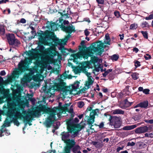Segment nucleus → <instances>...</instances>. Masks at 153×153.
Returning a JSON list of instances; mask_svg holds the SVG:
<instances>
[{
    "label": "nucleus",
    "instance_id": "obj_18",
    "mask_svg": "<svg viewBox=\"0 0 153 153\" xmlns=\"http://www.w3.org/2000/svg\"><path fill=\"white\" fill-rule=\"evenodd\" d=\"M149 129V128L146 126L140 127L136 129L135 132L136 134H141L147 132Z\"/></svg>",
    "mask_w": 153,
    "mask_h": 153
},
{
    "label": "nucleus",
    "instance_id": "obj_62",
    "mask_svg": "<svg viewBox=\"0 0 153 153\" xmlns=\"http://www.w3.org/2000/svg\"><path fill=\"white\" fill-rule=\"evenodd\" d=\"M20 22L22 23H25L26 22V21L24 19L22 18L21 19Z\"/></svg>",
    "mask_w": 153,
    "mask_h": 153
},
{
    "label": "nucleus",
    "instance_id": "obj_37",
    "mask_svg": "<svg viewBox=\"0 0 153 153\" xmlns=\"http://www.w3.org/2000/svg\"><path fill=\"white\" fill-rule=\"evenodd\" d=\"M112 71V69H110L108 70L107 71H105L104 73L102 74L103 76L104 77H105L108 74V73Z\"/></svg>",
    "mask_w": 153,
    "mask_h": 153
},
{
    "label": "nucleus",
    "instance_id": "obj_9",
    "mask_svg": "<svg viewBox=\"0 0 153 153\" xmlns=\"http://www.w3.org/2000/svg\"><path fill=\"white\" fill-rule=\"evenodd\" d=\"M7 80L4 81L2 84V88H0V91L1 92V95L2 96L0 97V104L4 102V99L6 98L7 100V103L8 102L10 103V89H5L4 86L10 83V74H8L7 75Z\"/></svg>",
    "mask_w": 153,
    "mask_h": 153
},
{
    "label": "nucleus",
    "instance_id": "obj_24",
    "mask_svg": "<svg viewBox=\"0 0 153 153\" xmlns=\"http://www.w3.org/2000/svg\"><path fill=\"white\" fill-rule=\"evenodd\" d=\"M19 73L20 71H14L12 74V75H10V82H12L13 79H15L16 78H18Z\"/></svg>",
    "mask_w": 153,
    "mask_h": 153
},
{
    "label": "nucleus",
    "instance_id": "obj_16",
    "mask_svg": "<svg viewBox=\"0 0 153 153\" xmlns=\"http://www.w3.org/2000/svg\"><path fill=\"white\" fill-rule=\"evenodd\" d=\"M59 20L57 21L56 23L48 22L47 23V27L51 29V31L56 30L59 27L61 28L60 26H59Z\"/></svg>",
    "mask_w": 153,
    "mask_h": 153
},
{
    "label": "nucleus",
    "instance_id": "obj_53",
    "mask_svg": "<svg viewBox=\"0 0 153 153\" xmlns=\"http://www.w3.org/2000/svg\"><path fill=\"white\" fill-rule=\"evenodd\" d=\"M123 148H124V147L123 146H122L121 147H118L117 148V149H116L117 152H119L120 150L123 149Z\"/></svg>",
    "mask_w": 153,
    "mask_h": 153
},
{
    "label": "nucleus",
    "instance_id": "obj_58",
    "mask_svg": "<svg viewBox=\"0 0 153 153\" xmlns=\"http://www.w3.org/2000/svg\"><path fill=\"white\" fill-rule=\"evenodd\" d=\"M104 126V122H102L99 125H98V126H99V127L100 128H102Z\"/></svg>",
    "mask_w": 153,
    "mask_h": 153
},
{
    "label": "nucleus",
    "instance_id": "obj_42",
    "mask_svg": "<svg viewBox=\"0 0 153 153\" xmlns=\"http://www.w3.org/2000/svg\"><path fill=\"white\" fill-rule=\"evenodd\" d=\"M148 26V23L146 22H143L141 25V26L143 28L147 27Z\"/></svg>",
    "mask_w": 153,
    "mask_h": 153
},
{
    "label": "nucleus",
    "instance_id": "obj_43",
    "mask_svg": "<svg viewBox=\"0 0 153 153\" xmlns=\"http://www.w3.org/2000/svg\"><path fill=\"white\" fill-rule=\"evenodd\" d=\"M114 14L117 18H119L120 16V13L118 11H115L114 12Z\"/></svg>",
    "mask_w": 153,
    "mask_h": 153
},
{
    "label": "nucleus",
    "instance_id": "obj_60",
    "mask_svg": "<svg viewBox=\"0 0 153 153\" xmlns=\"http://www.w3.org/2000/svg\"><path fill=\"white\" fill-rule=\"evenodd\" d=\"M84 33L85 35L87 36L89 34L90 32L87 30H86L84 31Z\"/></svg>",
    "mask_w": 153,
    "mask_h": 153
},
{
    "label": "nucleus",
    "instance_id": "obj_21",
    "mask_svg": "<svg viewBox=\"0 0 153 153\" xmlns=\"http://www.w3.org/2000/svg\"><path fill=\"white\" fill-rule=\"evenodd\" d=\"M32 79L36 82L41 81L44 79L43 76L39 73H38L36 75L33 76Z\"/></svg>",
    "mask_w": 153,
    "mask_h": 153
},
{
    "label": "nucleus",
    "instance_id": "obj_15",
    "mask_svg": "<svg viewBox=\"0 0 153 153\" xmlns=\"http://www.w3.org/2000/svg\"><path fill=\"white\" fill-rule=\"evenodd\" d=\"M58 78L57 79H56V80L55 81V80H54V83H53V85H52V83H51V82H50V85H49V88L48 89H47V84H46V86H44L41 89V91L42 92H44L45 93V97H51L52 96H53V95L54 94V93L53 94H52L51 95V96H50L49 95H48V92H51V91H50V90H51V88L52 87H53L55 85V84L56 83V82L57 80L58 79ZM51 92H50L51 93Z\"/></svg>",
    "mask_w": 153,
    "mask_h": 153
},
{
    "label": "nucleus",
    "instance_id": "obj_13",
    "mask_svg": "<svg viewBox=\"0 0 153 153\" xmlns=\"http://www.w3.org/2000/svg\"><path fill=\"white\" fill-rule=\"evenodd\" d=\"M70 104H66L64 106V107H62V109L60 110L58 109L57 108H55L56 110L57 111V116L59 117L61 116L62 114H65V113L66 111L68 112L71 114V116L72 117H74L73 114V107L71 106L69 109L68 108V106H69Z\"/></svg>",
    "mask_w": 153,
    "mask_h": 153
},
{
    "label": "nucleus",
    "instance_id": "obj_38",
    "mask_svg": "<svg viewBox=\"0 0 153 153\" xmlns=\"http://www.w3.org/2000/svg\"><path fill=\"white\" fill-rule=\"evenodd\" d=\"M137 27V24H131L130 27V29L131 30L136 29Z\"/></svg>",
    "mask_w": 153,
    "mask_h": 153
},
{
    "label": "nucleus",
    "instance_id": "obj_35",
    "mask_svg": "<svg viewBox=\"0 0 153 153\" xmlns=\"http://www.w3.org/2000/svg\"><path fill=\"white\" fill-rule=\"evenodd\" d=\"M119 57V56L118 55L114 54L111 56V59L113 61H116L117 60Z\"/></svg>",
    "mask_w": 153,
    "mask_h": 153
},
{
    "label": "nucleus",
    "instance_id": "obj_55",
    "mask_svg": "<svg viewBox=\"0 0 153 153\" xmlns=\"http://www.w3.org/2000/svg\"><path fill=\"white\" fill-rule=\"evenodd\" d=\"M146 55L147 56H145V58L146 60H148L149 59H150L151 58V57L150 55H149L148 54H146Z\"/></svg>",
    "mask_w": 153,
    "mask_h": 153
},
{
    "label": "nucleus",
    "instance_id": "obj_48",
    "mask_svg": "<svg viewBox=\"0 0 153 153\" xmlns=\"http://www.w3.org/2000/svg\"><path fill=\"white\" fill-rule=\"evenodd\" d=\"M6 37L8 43L10 45V33L6 35Z\"/></svg>",
    "mask_w": 153,
    "mask_h": 153
},
{
    "label": "nucleus",
    "instance_id": "obj_5",
    "mask_svg": "<svg viewBox=\"0 0 153 153\" xmlns=\"http://www.w3.org/2000/svg\"><path fill=\"white\" fill-rule=\"evenodd\" d=\"M68 128L69 132H63L61 135V138L66 145H68L70 148L72 147L75 145L76 143L74 140L69 139L70 136L72 138L76 137L79 132L77 125L76 124H70L68 123Z\"/></svg>",
    "mask_w": 153,
    "mask_h": 153
},
{
    "label": "nucleus",
    "instance_id": "obj_17",
    "mask_svg": "<svg viewBox=\"0 0 153 153\" xmlns=\"http://www.w3.org/2000/svg\"><path fill=\"white\" fill-rule=\"evenodd\" d=\"M20 43L15 38L14 34H10V45H14L15 47H18Z\"/></svg>",
    "mask_w": 153,
    "mask_h": 153
},
{
    "label": "nucleus",
    "instance_id": "obj_34",
    "mask_svg": "<svg viewBox=\"0 0 153 153\" xmlns=\"http://www.w3.org/2000/svg\"><path fill=\"white\" fill-rule=\"evenodd\" d=\"M72 148L73 152L74 153H77V151L81 149L80 147L78 145H76L74 147V146Z\"/></svg>",
    "mask_w": 153,
    "mask_h": 153
},
{
    "label": "nucleus",
    "instance_id": "obj_4",
    "mask_svg": "<svg viewBox=\"0 0 153 153\" xmlns=\"http://www.w3.org/2000/svg\"><path fill=\"white\" fill-rule=\"evenodd\" d=\"M104 43L101 41L98 42L94 44L92 47H91L87 52L81 51L73 55V57L75 60L82 58L87 59L89 56H92L93 54L98 55L102 56L104 46Z\"/></svg>",
    "mask_w": 153,
    "mask_h": 153
},
{
    "label": "nucleus",
    "instance_id": "obj_57",
    "mask_svg": "<svg viewBox=\"0 0 153 153\" xmlns=\"http://www.w3.org/2000/svg\"><path fill=\"white\" fill-rule=\"evenodd\" d=\"M14 124L17 126H18L19 124V123L17 120H16L14 121Z\"/></svg>",
    "mask_w": 153,
    "mask_h": 153
},
{
    "label": "nucleus",
    "instance_id": "obj_49",
    "mask_svg": "<svg viewBox=\"0 0 153 153\" xmlns=\"http://www.w3.org/2000/svg\"><path fill=\"white\" fill-rule=\"evenodd\" d=\"M3 78L0 76V88L1 87V88H2V84L3 82Z\"/></svg>",
    "mask_w": 153,
    "mask_h": 153
},
{
    "label": "nucleus",
    "instance_id": "obj_61",
    "mask_svg": "<svg viewBox=\"0 0 153 153\" xmlns=\"http://www.w3.org/2000/svg\"><path fill=\"white\" fill-rule=\"evenodd\" d=\"M7 1H9L8 0H0V4L3 3H6Z\"/></svg>",
    "mask_w": 153,
    "mask_h": 153
},
{
    "label": "nucleus",
    "instance_id": "obj_14",
    "mask_svg": "<svg viewBox=\"0 0 153 153\" xmlns=\"http://www.w3.org/2000/svg\"><path fill=\"white\" fill-rule=\"evenodd\" d=\"M121 119L120 117L116 116H110L109 120V124L111 126H114L115 128H119L121 124Z\"/></svg>",
    "mask_w": 153,
    "mask_h": 153
},
{
    "label": "nucleus",
    "instance_id": "obj_1",
    "mask_svg": "<svg viewBox=\"0 0 153 153\" xmlns=\"http://www.w3.org/2000/svg\"><path fill=\"white\" fill-rule=\"evenodd\" d=\"M21 97L19 94H14L12 98L10 97V119L12 114H14L17 118L26 123V125L28 123L31 126L32 124L29 122H32L33 118L39 116L40 111L48 112L50 110V108H46L45 105L40 104L34 111L30 109L26 111L24 109L26 105L25 101L22 100Z\"/></svg>",
    "mask_w": 153,
    "mask_h": 153
},
{
    "label": "nucleus",
    "instance_id": "obj_26",
    "mask_svg": "<svg viewBox=\"0 0 153 153\" xmlns=\"http://www.w3.org/2000/svg\"><path fill=\"white\" fill-rule=\"evenodd\" d=\"M111 113L113 114H123L125 113V111L120 109H117L112 110L111 111Z\"/></svg>",
    "mask_w": 153,
    "mask_h": 153
},
{
    "label": "nucleus",
    "instance_id": "obj_10",
    "mask_svg": "<svg viewBox=\"0 0 153 153\" xmlns=\"http://www.w3.org/2000/svg\"><path fill=\"white\" fill-rule=\"evenodd\" d=\"M46 108H50V111L48 112L40 111V113L41 112H43L50 114L49 116L44 123V124L45 126L47 127H49L54 122V121L56 120L59 118V117L57 116V114L58 113L55 108H53V109H51V108L48 107H46Z\"/></svg>",
    "mask_w": 153,
    "mask_h": 153
},
{
    "label": "nucleus",
    "instance_id": "obj_3",
    "mask_svg": "<svg viewBox=\"0 0 153 153\" xmlns=\"http://www.w3.org/2000/svg\"><path fill=\"white\" fill-rule=\"evenodd\" d=\"M3 110L0 111V137L4 134L10 135V132L6 127L10 126V103H7L3 106Z\"/></svg>",
    "mask_w": 153,
    "mask_h": 153
},
{
    "label": "nucleus",
    "instance_id": "obj_51",
    "mask_svg": "<svg viewBox=\"0 0 153 153\" xmlns=\"http://www.w3.org/2000/svg\"><path fill=\"white\" fill-rule=\"evenodd\" d=\"M99 143L98 142L96 141H93L92 142V144L93 145L97 147H98V144Z\"/></svg>",
    "mask_w": 153,
    "mask_h": 153
},
{
    "label": "nucleus",
    "instance_id": "obj_2",
    "mask_svg": "<svg viewBox=\"0 0 153 153\" xmlns=\"http://www.w3.org/2000/svg\"><path fill=\"white\" fill-rule=\"evenodd\" d=\"M39 51L41 53H39L38 51H34V52L29 51V57L28 58H26L24 61L22 60L19 63V68L20 71H25L28 69L29 68V65L32 62V60L34 59L36 60L39 65H41L42 66L41 72L42 73L44 70L45 64L41 61V56L40 55V54H42L44 56H48L44 54H48L49 55L51 54H55V51L54 50V47L50 48L45 49V48L43 46H40L39 48Z\"/></svg>",
    "mask_w": 153,
    "mask_h": 153
},
{
    "label": "nucleus",
    "instance_id": "obj_33",
    "mask_svg": "<svg viewBox=\"0 0 153 153\" xmlns=\"http://www.w3.org/2000/svg\"><path fill=\"white\" fill-rule=\"evenodd\" d=\"M5 30L4 25H0V35H3L5 34Z\"/></svg>",
    "mask_w": 153,
    "mask_h": 153
},
{
    "label": "nucleus",
    "instance_id": "obj_7",
    "mask_svg": "<svg viewBox=\"0 0 153 153\" xmlns=\"http://www.w3.org/2000/svg\"><path fill=\"white\" fill-rule=\"evenodd\" d=\"M87 67V64L85 62H82L79 63L78 66L75 67L74 69V72L75 74H77L81 72H84L88 77V81L86 82L85 88L82 89L83 92L84 93H85L86 90H87L89 88V86L93 84L94 80L93 78L91 76V73L86 71Z\"/></svg>",
    "mask_w": 153,
    "mask_h": 153
},
{
    "label": "nucleus",
    "instance_id": "obj_44",
    "mask_svg": "<svg viewBox=\"0 0 153 153\" xmlns=\"http://www.w3.org/2000/svg\"><path fill=\"white\" fill-rule=\"evenodd\" d=\"M134 65L136 67H139L140 66V63L139 61H137L134 62Z\"/></svg>",
    "mask_w": 153,
    "mask_h": 153
},
{
    "label": "nucleus",
    "instance_id": "obj_23",
    "mask_svg": "<svg viewBox=\"0 0 153 153\" xmlns=\"http://www.w3.org/2000/svg\"><path fill=\"white\" fill-rule=\"evenodd\" d=\"M31 80L30 77L27 75L24 76L21 80V83L23 85L27 84V82H30Z\"/></svg>",
    "mask_w": 153,
    "mask_h": 153
},
{
    "label": "nucleus",
    "instance_id": "obj_63",
    "mask_svg": "<svg viewBox=\"0 0 153 153\" xmlns=\"http://www.w3.org/2000/svg\"><path fill=\"white\" fill-rule=\"evenodd\" d=\"M64 12H65L64 11L63 12V13H62V16H66L67 17H69V16H68L69 15H68V13L65 14V13H64Z\"/></svg>",
    "mask_w": 153,
    "mask_h": 153
},
{
    "label": "nucleus",
    "instance_id": "obj_40",
    "mask_svg": "<svg viewBox=\"0 0 153 153\" xmlns=\"http://www.w3.org/2000/svg\"><path fill=\"white\" fill-rule=\"evenodd\" d=\"M84 102L82 101L79 102L77 103V105L79 108H81L84 106Z\"/></svg>",
    "mask_w": 153,
    "mask_h": 153
},
{
    "label": "nucleus",
    "instance_id": "obj_59",
    "mask_svg": "<svg viewBox=\"0 0 153 153\" xmlns=\"http://www.w3.org/2000/svg\"><path fill=\"white\" fill-rule=\"evenodd\" d=\"M0 74L1 76H4L6 74V73L4 70L2 71L0 73Z\"/></svg>",
    "mask_w": 153,
    "mask_h": 153
},
{
    "label": "nucleus",
    "instance_id": "obj_19",
    "mask_svg": "<svg viewBox=\"0 0 153 153\" xmlns=\"http://www.w3.org/2000/svg\"><path fill=\"white\" fill-rule=\"evenodd\" d=\"M91 58L92 62L94 64V66L95 67H96L97 66L99 67L100 65V63L102 62V59H99L97 57L94 56H92Z\"/></svg>",
    "mask_w": 153,
    "mask_h": 153
},
{
    "label": "nucleus",
    "instance_id": "obj_29",
    "mask_svg": "<svg viewBox=\"0 0 153 153\" xmlns=\"http://www.w3.org/2000/svg\"><path fill=\"white\" fill-rule=\"evenodd\" d=\"M138 105L141 108H146L148 105V101H143L139 104Z\"/></svg>",
    "mask_w": 153,
    "mask_h": 153
},
{
    "label": "nucleus",
    "instance_id": "obj_41",
    "mask_svg": "<svg viewBox=\"0 0 153 153\" xmlns=\"http://www.w3.org/2000/svg\"><path fill=\"white\" fill-rule=\"evenodd\" d=\"M133 119L135 121H139L141 119L140 116L138 115H135L133 117Z\"/></svg>",
    "mask_w": 153,
    "mask_h": 153
},
{
    "label": "nucleus",
    "instance_id": "obj_52",
    "mask_svg": "<svg viewBox=\"0 0 153 153\" xmlns=\"http://www.w3.org/2000/svg\"><path fill=\"white\" fill-rule=\"evenodd\" d=\"M149 90L147 89H145L143 91V92L146 94H148L149 93Z\"/></svg>",
    "mask_w": 153,
    "mask_h": 153
},
{
    "label": "nucleus",
    "instance_id": "obj_45",
    "mask_svg": "<svg viewBox=\"0 0 153 153\" xmlns=\"http://www.w3.org/2000/svg\"><path fill=\"white\" fill-rule=\"evenodd\" d=\"M118 97L120 98H122L124 97L125 96H124L122 92H120L117 95Z\"/></svg>",
    "mask_w": 153,
    "mask_h": 153
},
{
    "label": "nucleus",
    "instance_id": "obj_39",
    "mask_svg": "<svg viewBox=\"0 0 153 153\" xmlns=\"http://www.w3.org/2000/svg\"><path fill=\"white\" fill-rule=\"evenodd\" d=\"M141 32L145 38L146 39H147L148 38V34L146 31H141Z\"/></svg>",
    "mask_w": 153,
    "mask_h": 153
},
{
    "label": "nucleus",
    "instance_id": "obj_20",
    "mask_svg": "<svg viewBox=\"0 0 153 153\" xmlns=\"http://www.w3.org/2000/svg\"><path fill=\"white\" fill-rule=\"evenodd\" d=\"M75 28L72 25H70L67 27L62 26V30L65 32L71 33L73 31H74Z\"/></svg>",
    "mask_w": 153,
    "mask_h": 153
},
{
    "label": "nucleus",
    "instance_id": "obj_25",
    "mask_svg": "<svg viewBox=\"0 0 153 153\" xmlns=\"http://www.w3.org/2000/svg\"><path fill=\"white\" fill-rule=\"evenodd\" d=\"M141 123H140L137 124L129 126H125L123 128V130H129L134 129L136 127L140 125L141 124Z\"/></svg>",
    "mask_w": 153,
    "mask_h": 153
},
{
    "label": "nucleus",
    "instance_id": "obj_56",
    "mask_svg": "<svg viewBox=\"0 0 153 153\" xmlns=\"http://www.w3.org/2000/svg\"><path fill=\"white\" fill-rule=\"evenodd\" d=\"M124 34H120L119 35V36L120 37V39L121 40H122L123 39L124 37Z\"/></svg>",
    "mask_w": 153,
    "mask_h": 153
},
{
    "label": "nucleus",
    "instance_id": "obj_36",
    "mask_svg": "<svg viewBox=\"0 0 153 153\" xmlns=\"http://www.w3.org/2000/svg\"><path fill=\"white\" fill-rule=\"evenodd\" d=\"M138 74L137 73H133L131 75V76L132 78L134 80H136L139 78Z\"/></svg>",
    "mask_w": 153,
    "mask_h": 153
},
{
    "label": "nucleus",
    "instance_id": "obj_6",
    "mask_svg": "<svg viewBox=\"0 0 153 153\" xmlns=\"http://www.w3.org/2000/svg\"><path fill=\"white\" fill-rule=\"evenodd\" d=\"M80 83L79 82H75L74 84L69 86H65V83L60 79L59 80L57 85L54 88L58 91H61V96L65 97V96L69 94H75V92L79 86Z\"/></svg>",
    "mask_w": 153,
    "mask_h": 153
},
{
    "label": "nucleus",
    "instance_id": "obj_46",
    "mask_svg": "<svg viewBox=\"0 0 153 153\" xmlns=\"http://www.w3.org/2000/svg\"><path fill=\"white\" fill-rule=\"evenodd\" d=\"M153 19V14H150L149 16L146 17L145 19L146 20H151Z\"/></svg>",
    "mask_w": 153,
    "mask_h": 153
},
{
    "label": "nucleus",
    "instance_id": "obj_30",
    "mask_svg": "<svg viewBox=\"0 0 153 153\" xmlns=\"http://www.w3.org/2000/svg\"><path fill=\"white\" fill-rule=\"evenodd\" d=\"M54 64V66L53 68V71L55 73L58 74L60 71V66L58 65H55V64Z\"/></svg>",
    "mask_w": 153,
    "mask_h": 153
},
{
    "label": "nucleus",
    "instance_id": "obj_54",
    "mask_svg": "<svg viewBox=\"0 0 153 153\" xmlns=\"http://www.w3.org/2000/svg\"><path fill=\"white\" fill-rule=\"evenodd\" d=\"M145 122L147 123H149L151 124L153 123V120H145Z\"/></svg>",
    "mask_w": 153,
    "mask_h": 153
},
{
    "label": "nucleus",
    "instance_id": "obj_64",
    "mask_svg": "<svg viewBox=\"0 0 153 153\" xmlns=\"http://www.w3.org/2000/svg\"><path fill=\"white\" fill-rule=\"evenodd\" d=\"M133 51L135 52L136 53H137L138 51L139 50L137 48H135L133 49Z\"/></svg>",
    "mask_w": 153,
    "mask_h": 153
},
{
    "label": "nucleus",
    "instance_id": "obj_32",
    "mask_svg": "<svg viewBox=\"0 0 153 153\" xmlns=\"http://www.w3.org/2000/svg\"><path fill=\"white\" fill-rule=\"evenodd\" d=\"M105 40L104 41V42L105 44L110 45V39L109 38V35L108 34L105 35Z\"/></svg>",
    "mask_w": 153,
    "mask_h": 153
},
{
    "label": "nucleus",
    "instance_id": "obj_28",
    "mask_svg": "<svg viewBox=\"0 0 153 153\" xmlns=\"http://www.w3.org/2000/svg\"><path fill=\"white\" fill-rule=\"evenodd\" d=\"M99 113L98 109H96L95 110H93L90 113V116L93 117L95 118V117H97Z\"/></svg>",
    "mask_w": 153,
    "mask_h": 153
},
{
    "label": "nucleus",
    "instance_id": "obj_27",
    "mask_svg": "<svg viewBox=\"0 0 153 153\" xmlns=\"http://www.w3.org/2000/svg\"><path fill=\"white\" fill-rule=\"evenodd\" d=\"M68 23L69 22L68 20L63 21L62 20H59V26H60L62 29V26L65 27V25H68Z\"/></svg>",
    "mask_w": 153,
    "mask_h": 153
},
{
    "label": "nucleus",
    "instance_id": "obj_31",
    "mask_svg": "<svg viewBox=\"0 0 153 153\" xmlns=\"http://www.w3.org/2000/svg\"><path fill=\"white\" fill-rule=\"evenodd\" d=\"M86 117L87 118L86 119L87 120V121L88 124L89 125H91L94 123V118L93 117H91V116H90V117L87 116Z\"/></svg>",
    "mask_w": 153,
    "mask_h": 153
},
{
    "label": "nucleus",
    "instance_id": "obj_8",
    "mask_svg": "<svg viewBox=\"0 0 153 153\" xmlns=\"http://www.w3.org/2000/svg\"><path fill=\"white\" fill-rule=\"evenodd\" d=\"M55 51V54H50L51 57H50L49 56H44L42 54L39 55L41 56V60L44 64H45V67H46L47 65L50 62H52L55 64L56 63H59L60 60H62V57L61 55L59 54L54 49Z\"/></svg>",
    "mask_w": 153,
    "mask_h": 153
},
{
    "label": "nucleus",
    "instance_id": "obj_12",
    "mask_svg": "<svg viewBox=\"0 0 153 153\" xmlns=\"http://www.w3.org/2000/svg\"><path fill=\"white\" fill-rule=\"evenodd\" d=\"M69 71H65L62 75L61 76V77L60 78H58L56 82V83L55 84V85L54 86L52 87L51 88V90H50V91H51V92H49L48 93V95L50 96H51V95L52 94H54V92H55V91H57L56 90V89H55V88L54 87L56 86L57 84V82H59V80L60 79L63 82L62 79H65L66 78L71 79V77L70 75L69 74Z\"/></svg>",
    "mask_w": 153,
    "mask_h": 153
},
{
    "label": "nucleus",
    "instance_id": "obj_11",
    "mask_svg": "<svg viewBox=\"0 0 153 153\" xmlns=\"http://www.w3.org/2000/svg\"><path fill=\"white\" fill-rule=\"evenodd\" d=\"M70 37V36L68 35L65 39L62 40L59 39L57 38H55L53 40L52 44L54 46H57L58 45H60V47L59 48V50L63 53L65 52V51H68V50L65 48L64 45H65L66 43Z\"/></svg>",
    "mask_w": 153,
    "mask_h": 153
},
{
    "label": "nucleus",
    "instance_id": "obj_47",
    "mask_svg": "<svg viewBox=\"0 0 153 153\" xmlns=\"http://www.w3.org/2000/svg\"><path fill=\"white\" fill-rule=\"evenodd\" d=\"M98 4H103L104 3V0H96Z\"/></svg>",
    "mask_w": 153,
    "mask_h": 153
},
{
    "label": "nucleus",
    "instance_id": "obj_22",
    "mask_svg": "<svg viewBox=\"0 0 153 153\" xmlns=\"http://www.w3.org/2000/svg\"><path fill=\"white\" fill-rule=\"evenodd\" d=\"M133 103L132 102H128L127 99H126L124 101V105H122L121 104H120L119 105V106L120 108L124 109H125L127 107H129Z\"/></svg>",
    "mask_w": 153,
    "mask_h": 153
},
{
    "label": "nucleus",
    "instance_id": "obj_50",
    "mask_svg": "<svg viewBox=\"0 0 153 153\" xmlns=\"http://www.w3.org/2000/svg\"><path fill=\"white\" fill-rule=\"evenodd\" d=\"M135 144V143L133 142H129L127 143V146H134V145Z\"/></svg>",
    "mask_w": 153,
    "mask_h": 153
}]
</instances>
